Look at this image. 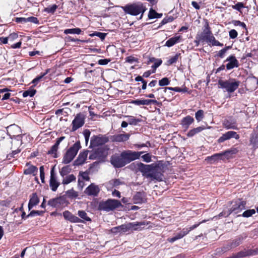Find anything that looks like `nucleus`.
Returning <instances> with one entry per match:
<instances>
[{
	"label": "nucleus",
	"mask_w": 258,
	"mask_h": 258,
	"mask_svg": "<svg viewBox=\"0 0 258 258\" xmlns=\"http://www.w3.org/2000/svg\"><path fill=\"white\" fill-rule=\"evenodd\" d=\"M89 152V151H85L80 153L77 160L75 161V165H79L83 164L86 160Z\"/></svg>",
	"instance_id": "bb28decb"
},
{
	"label": "nucleus",
	"mask_w": 258,
	"mask_h": 258,
	"mask_svg": "<svg viewBox=\"0 0 258 258\" xmlns=\"http://www.w3.org/2000/svg\"><path fill=\"white\" fill-rule=\"evenodd\" d=\"M110 232L114 235L121 234L128 232L127 224H122L120 226L113 227L110 230Z\"/></svg>",
	"instance_id": "4be33fe9"
},
{
	"label": "nucleus",
	"mask_w": 258,
	"mask_h": 258,
	"mask_svg": "<svg viewBox=\"0 0 258 258\" xmlns=\"http://www.w3.org/2000/svg\"><path fill=\"white\" fill-rule=\"evenodd\" d=\"M89 153H90L89 156V159L103 160L106 157L108 154V150L104 147H100L93 152L89 151Z\"/></svg>",
	"instance_id": "6e6552de"
},
{
	"label": "nucleus",
	"mask_w": 258,
	"mask_h": 258,
	"mask_svg": "<svg viewBox=\"0 0 258 258\" xmlns=\"http://www.w3.org/2000/svg\"><path fill=\"white\" fill-rule=\"evenodd\" d=\"M229 153L228 151H225L224 152L220 153H216L213 155L211 156H208L206 158V160L209 162L210 164H213L218 162L219 160H222L223 156L226 153Z\"/></svg>",
	"instance_id": "a211bd4d"
},
{
	"label": "nucleus",
	"mask_w": 258,
	"mask_h": 258,
	"mask_svg": "<svg viewBox=\"0 0 258 258\" xmlns=\"http://www.w3.org/2000/svg\"><path fill=\"white\" fill-rule=\"evenodd\" d=\"M204 129V127L202 126H199L196 128H194L190 130L187 133V136L188 137H192L195 135L200 133Z\"/></svg>",
	"instance_id": "f704fd0d"
},
{
	"label": "nucleus",
	"mask_w": 258,
	"mask_h": 258,
	"mask_svg": "<svg viewBox=\"0 0 258 258\" xmlns=\"http://www.w3.org/2000/svg\"><path fill=\"white\" fill-rule=\"evenodd\" d=\"M180 53H176L174 56L171 57L167 61L169 65L172 64L178 60L179 57L180 56Z\"/></svg>",
	"instance_id": "49530a36"
},
{
	"label": "nucleus",
	"mask_w": 258,
	"mask_h": 258,
	"mask_svg": "<svg viewBox=\"0 0 258 258\" xmlns=\"http://www.w3.org/2000/svg\"><path fill=\"white\" fill-rule=\"evenodd\" d=\"M49 184L52 191H56L60 182L57 180V178H50Z\"/></svg>",
	"instance_id": "72a5a7b5"
},
{
	"label": "nucleus",
	"mask_w": 258,
	"mask_h": 258,
	"mask_svg": "<svg viewBox=\"0 0 258 258\" xmlns=\"http://www.w3.org/2000/svg\"><path fill=\"white\" fill-rule=\"evenodd\" d=\"M44 213L43 211H32L27 216V217H33L35 216V215H40Z\"/></svg>",
	"instance_id": "bf43d9fd"
},
{
	"label": "nucleus",
	"mask_w": 258,
	"mask_h": 258,
	"mask_svg": "<svg viewBox=\"0 0 258 258\" xmlns=\"http://www.w3.org/2000/svg\"><path fill=\"white\" fill-rule=\"evenodd\" d=\"M125 59H126V61L128 63H132L135 62H138V59L137 58L135 57L134 56H129L127 57Z\"/></svg>",
	"instance_id": "4d7b16f0"
},
{
	"label": "nucleus",
	"mask_w": 258,
	"mask_h": 258,
	"mask_svg": "<svg viewBox=\"0 0 258 258\" xmlns=\"http://www.w3.org/2000/svg\"><path fill=\"white\" fill-rule=\"evenodd\" d=\"M229 34L231 39H235L237 37L238 33L235 30L232 29L229 31Z\"/></svg>",
	"instance_id": "13d9d810"
},
{
	"label": "nucleus",
	"mask_w": 258,
	"mask_h": 258,
	"mask_svg": "<svg viewBox=\"0 0 258 258\" xmlns=\"http://www.w3.org/2000/svg\"><path fill=\"white\" fill-rule=\"evenodd\" d=\"M27 167L24 170V173L25 174L29 175V176H36L38 173V168L34 166V165H30L29 164L27 163L26 164Z\"/></svg>",
	"instance_id": "393cba45"
},
{
	"label": "nucleus",
	"mask_w": 258,
	"mask_h": 258,
	"mask_svg": "<svg viewBox=\"0 0 258 258\" xmlns=\"http://www.w3.org/2000/svg\"><path fill=\"white\" fill-rule=\"evenodd\" d=\"M231 207L229 210V212L226 216L231 213L238 214L241 212L243 210L245 209L246 203L240 200H237L231 203Z\"/></svg>",
	"instance_id": "1a4fd4ad"
},
{
	"label": "nucleus",
	"mask_w": 258,
	"mask_h": 258,
	"mask_svg": "<svg viewBox=\"0 0 258 258\" xmlns=\"http://www.w3.org/2000/svg\"><path fill=\"white\" fill-rule=\"evenodd\" d=\"M71 168L70 166H66L61 168L60 171L61 176L62 177L67 175L71 171Z\"/></svg>",
	"instance_id": "ea45409f"
},
{
	"label": "nucleus",
	"mask_w": 258,
	"mask_h": 258,
	"mask_svg": "<svg viewBox=\"0 0 258 258\" xmlns=\"http://www.w3.org/2000/svg\"><path fill=\"white\" fill-rule=\"evenodd\" d=\"M130 137L128 134H117L111 136V139L113 142H121L127 141Z\"/></svg>",
	"instance_id": "412c9836"
},
{
	"label": "nucleus",
	"mask_w": 258,
	"mask_h": 258,
	"mask_svg": "<svg viewBox=\"0 0 258 258\" xmlns=\"http://www.w3.org/2000/svg\"><path fill=\"white\" fill-rule=\"evenodd\" d=\"M108 141V138L105 135L93 136L91 138L90 147H94L101 146L107 143Z\"/></svg>",
	"instance_id": "9d476101"
},
{
	"label": "nucleus",
	"mask_w": 258,
	"mask_h": 258,
	"mask_svg": "<svg viewBox=\"0 0 258 258\" xmlns=\"http://www.w3.org/2000/svg\"><path fill=\"white\" fill-rule=\"evenodd\" d=\"M128 231H140L142 230L145 226L148 224L146 222H130L126 224Z\"/></svg>",
	"instance_id": "dca6fc26"
},
{
	"label": "nucleus",
	"mask_w": 258,
	"mask_h": 258,
	"mask_svg": "<svg viewBox=\"0 0 258 258\" xmlns=\"http://www.w3.org/2000/svg\"><path fill=\"white\" fill-rule=\"evenodd\" d=\"M18 37V35L17 34L13 33L9 35L8 36L9 40L10 41H13L15 39H17Z\"/></svg>",
	"instance_id": "338daca9"
},
{
	"label": "nucleus",
	"mask_w": 258,
	"mask_h": 258,
	"mask_svg": "<svg viewBox=\"0 0 258 258\" xmlns=\"http://www.w3.org/2000/svg\"><path fill=\"white\" fill-rule=\"evenodd\" d=\"M231 47L230 46H226L225 48L222 49L219 51L217 54V56L223 58L226 51L231 49Z\"/></svg>",
	"instance_id": "37998d69"
},
{
	"label": "nucleus",
	"mask_w": 258,
	"mask_h": 258,
	"mask_svg": "<svg viewBox=\"0 0 258 258\" xmlns=\"http://www.w3.org/2000/svg\"><path fill=\"white\" fill-rule=\"evenodd\" d=\"M107 35V33L100 32H94L89 35L91 37L97 36L100 38L101 40H103Z\"/></svg>",
	"instance_id": "58836bf2"
},
{
	"label": "nucleus",
	"mask_w": 258,
	"mask_h": 258,
	"mask_svg": "<svg viewBox=\"0 0 258 258\" xmlns=\"http://www.w3.org/2000/svg\"><path fill=\"white\" fill-rule=\"evenodd\" d=\"M27 22H31L37 24H39V20L36 17L32 16L27 18Z\"/></svg>",
	"instance_id": "680f3d73"
},
{
	"label": "nucleus",
	"mask_w": 258,
	"mask_h": 258,
	"mask_svg": "<svg viewBox=\"0 0 258 258\" xmlns=\"http://www.w3.org/2000/svg\"><path fill=\"white\" fill-rule=\"evenodd\" d=\"M39 202V198L36 193L31 196L28 204L29 210L31 209L34 206L37 205Z\"/></svg>",
	"instance_id": "c756f323"
},
{
	"label": "nucleus",
	"mask_w": 258,
	"mask_h": 258,
	"mask_svg": "<svg viewBox=\"0 0 258 258\" xmlns=\"http://www.w3.org/2000/svg\"><path fill=\"white\" fill-rule=\"evenodd\" d=\"M110 61V60L109 59H101L98 60V63L100 65H106L108 64Z\"/></svg>",
	"instance_id": "69168bd1"
},
{
	"label": "nucleus",
	"mask_w": 258,
	"mask_h": 258,
	"mask_svg": "<svg viewBox=\"0 0 258 258\" xmlns=\"http://www.w3.org/2000/svg\"><path fill=\"white\" fill-rule=\"evenodd\" d=\"M66 196L71 199L76 198L78 197V192L74 189L69 190L66 192Z\"/></svg>",
	"instance_id": "a18cd8bd"
},
{
	"label": "nucleus",
	"mask_w": 258,
	"mask_h": 258,
	"mask_svg": "<svg viewBox=\"0 0 258 258\" xmlns=\"http://www.w3.org/2000/svg\"><path fill=\"white\" fill-rule=\"evenodd\" d=\"M124 12L132 16L140 15V19H142L144 13L147 10L146 6L141 2L128 4L121 7Z\"/></svg>",
	"instance_id": "20e7f679"
},
{
	"label": "nucleus",
	"mask_w": 258,
	"mask_h": 258,
	"mask_svg": "<svg viewBox=\"0 0 258 258\" xmlns=\"http://www.w3.org/2000/svg\"><path fill=\"white\" fill-rule=\"evenodd\" d=\"M240 84L239 81L235 79H231L228 80H219L218 85L222 89H225L229 93L234 92L239 87Z\"/></svg>",
	"instance_id": "39448f33"
},
{
	"label": "nucleus",
	"mask_w": 258,
	"mask_h": 258,
	"mask_svg": "<svg viewBox=\"0 0 258 258\" xmlns=\"http://www.w3.org/2000/svg\"><path fill=\"white\" fill-rule=\"evenodd\" d=\"M43 77L42 76V75L40 74V76L36 77L34 79H33L32 83L34 84L35 85H36Z\"/></svg>",
	"instance_id": "774afa93"
},
{
	"label": "nucleus",
	"mask_w": 258,
	"mask_h": 258,
	"mask_svg": "<svg viewBox=\"0 0 258 258\" xmlns=\"http://www.w3.org/2000/svg\"><path fill=\"white\" fill-rule=\"evenodd\" d=\"M243 240V237L242 236H239L237 237L236 239L234 240L233 242L231 243L230 245V248L235 247L239 245L241 243L242 240Z\"/></svg>",
	"instance_id": "79ce46f5"
},
{
	"label": "nucleus",
	"mask_w": 258,
	"mask_h": 258,
	"mask_svg": "<svg viewBox=\"0 0 258 258\" xmlns=\"http://www.w3.org/2000/svg\"><path fill=\"white\" fill-rule=\"evenodd\" d=\"M156 15L157 12L153 9H150L148 14V18L150 19L156 18Z\"/></svg>",
	"instance_id": "864d4df0"
},
{
	"label": "nucleus",
	"mask_w": 258,
	"mask_h": 258,
	"mask_svg": "<svg viewBox=\"0 0 258 258\" xmlns=\"http://www.w3.org/2000/svg\"><path fill=\"white\" fill-rule=\"evenodd\" d=\"M69 204L66 198L63 196H60L56 198L51 199L49 200L48 205L54 208H60L64 207Z\"/></svg>",
	"instance_id": "9b49d317"
},
{
	"label": "nucleus",
	"mask_w": 258,
	"mask_h": 258,
	"mask_svg": "<svg viewBox=\"0 0 258 258\" xmlns=\"http://www.w3.org/2000/svg\"><path fill=\"white\" fill-rule=\"evenodd\" d=\"M162 62V60L161 59H159L157 60L155 62H154V64L152 66V68L153 69V71H156V70L157 68H158Z\"/></svg>",
	"instance_id": "5fc2aeb1"
},
{
	"label": "nucleus",
	"mask_w": 258,
	"mask_h": 258,
	"mask_svg": "<svg viewBox=\"0 0 258 258\" xmlns=\"http://www.w3.org/2000/svg\"><path fill=\"white\" fill-rule=\"evenodd\" d=\"M85 119L83 114L81 113L77 114L72 122V131L75 132L82 127L84 124Z\"/></svg>",
	"instance_id": "f8f14e48"
},
{
	"label": "nucleus",
	"mask_w": 258,
	"mask_h": 258,
	"mask_svg": "<svg viewBox=\"0 0 258 258\" xmlns=\"http://www.w3.org/2000/svg\"><path fill=\"white\" fill-rule=\"evenodd\" d=\"M90 134V132L89 131V130H86L84 132V136L86 143H87L89 141Z\"/></svg>",
	"instance_id": "0e129e2a"
},
{
	"label": "nucleus",
	"mask_w": 258,
	"mask_h": 258,
	"mask_svg": "<svg viewBox=\"0 0 258 258\" xmlns=\"http://www.w3.org/2000/svg\"><path fill=\"white\" fill-rule=\"evenodd\" d=\"M125 117L128 118L127 121L130 125H136L142 121L141 118H137L133 116L126 115Z\"/></svg>",
	"instance_id": "473e14b6"
},
{
	"label": "nucleus",
	"mask_w": 258,
	"mask_h": 258,
	"mask_svg": "<svg viewBox=\"0 0 258 258\" xmlns=\"http://www.w3.org/2000/svg\"><path fill=\"white\" fill-rule=\"evenodd\" d=\"M132 103L136 105H149L151 104H158V101L156 100L153 99H137L135 100H133Z\"/></svg>",
	"instance_id": "6ab92c4d"
},
{
	"label": "nucleus",
	"mask_w": 258,
	"mask_h": 258,
	"mask_svg": "<svg viewBox=\"0 0 258 258\" xmlns=\"http://www.w3.org/2000/svg\"><path fill=\"white\" fill-rule=\"evenodd\" d=\"M174 18L172 16H168L164 18L160 24L159 27L164 25L168 23L171 22L173 21Z\"/></svg>",
	"instance_id": "8fccbe9b"
},
{
	"label": "nucleus",
	"mask_w": 258,
	"mask_h": 258,
	"mask_svg": "<svg viewBox=\"0 0 258 258\" xmlns=\"http://www.w3.org/2000/svg\"><path fill=\"white\" fill-rule=\"evenodd\" d=\"M7 132L10 136L16 137L18 138V140L21 138V129L16 124H14L8 126Z\"/></svg>",
	"instance_id": "2eb2a0df"
},
{
	"label": "nucleus",
	"mask_w": 258,
	"mask_h": 258,
	"mask_svg": "<svg viewBox=\"0 0 258 258\" xmlns=\"http://www.w3.org/2000/svg\"><path fill=\"white\" fill-rule=\"evenodd\" d=\"M121 205V203L118 200L108 199L106 201H102L99 203L98 210L109 212L114 210Z\"/></svg>",
	"instance_id": "423d86ee"
},
{
	"label": "nucleus",
	"mask_w": 258,
	"mask_h": 258,
	"mask_svg": "<svg viewBox=\"0 0 258 258\" xmlns=\"http://www.w3.org/2000/svg\"><path fill=\"white\" fill-rule=\"evenodd\" d=\"M200 223L197 224H195L192 226L190 227L189 228H184L181 231H180L178 233H177L175 236L168 238V241L170 242H173L175 241L181 239L185 235L187 234L190 231L194 230L199 225Z\"/></svg>",
	"instance_id": "ddd939ff"
},
{
	"label": "nucleus",
	"mask_w": 258,
	"mask_h": 258,
	"mask_svg": "<svg viewBox=\"0 0 258 258\" xmlns=\"http://www.w3.org/2000/svg\"><path fill=\"white\" fill-rule=\"evenodd\" d=\"M65 138L64 137H61L58 138L55 144L52 146L50 150L48 151V154H51L54 158L57 157L56 152L60 143Z\"/></svg>",
	"instance_id": "5701e85b"
},
{
	"label": "nucleus",
	"mask_w": 258,
	"mask_h": 258,
	"mask_svg": "<svg viewBox=\"0 0 258 258\" xmlns=\"http://www.w3.org/2000/svg\"><path fill=\"white\" fill-rule=\"evenodd\" d=\"M250 142L254 145H258V134H254L250 138Z\"/></svg>",
	"instance_id": "603ef678"
},
{
	"label": "nucleus",
	"mask_w": 258,
	"mask_h": 258,
	"mask_svg": "<svg viewBox=\"0 0 258 258\" xmlns=\"http://www.w3.org/2000/svg\"><path fill=\"white\" fill-rule=\"evenodd\" d=\"M132 169H134L137 172H141L143 176L146 175L149 177H154L151 174L158 172L161 175V171L163 166L161 163H153L150 165H145L141 162L133 163L130 165Z\"/></svg>",
	"instance_id": "f03ea898"
},
{
	"label": "nucleus",
	"mask_w": 258,
	"mask_h": 258,
	"mask_svg": "<svg viewBox=\"0 0 258 258\" xmlns=\"http://www.w3.org/2000/svg\"><path fill=\"white\" fill-rule=\"evenodd\" d=\"M98 164V162H95L90 166L89 168L87 170H86L84 173L88 175L89 174H91L93 173L96 172L99 168Z\"/></svg>",
	"instance_id": "2f4dec72"
},
{
	"label": "nucleus",
	"mask_w": 258,
	"mask_h": 258,
	"mask_svg": "<svg viewBox=\"0 0 258 258\" xmlns=\"http://www.w3.org/2000/svg\"><path fill=\"white\" fill-rule=\"evenodd\" d=\"M63 216L65 219L74 223H80L82 221L78 217L72 214L69 211H65L63 212Z\"/></svg>",
	"instance_id": "aec40b11"
},
{
	"label": "nucleus",
	"mask_w": 258,
	"mask_h": 258,
	"mask_svg": "<svg viewBox=\"0 0 258 258\" xmlns=\"http://www.w3.org/2000/svg\"><path fill=\"white\" fill-rule=\"evenodd\" d=\"M78 215L82 219L85 220V221H91V219L87 216V213L84 211H79Z\"/></svg>",
	"instance_id": "09e8293b"
},
{
	"label": "nucleus",
	"mask_w": 258,
	"mask_h": 258,
	"mask_svg": "<svg viewBox=\"0 0 258 258\" xmlns=\"http://www.w3.org/2000/svg\"><path fill=\"white\" fill-rule=\"evenodd\" d=\"M163 89H164V91L165 92H166L167 90H172V91H174L178 92H183V93L187 92V90H188V89L185 86L182 88H180L178 87H174V88H173V87H165V88H163Z\"/></svg>",
	"instance_id": "c9c22d12"
},
{
	"label": "nucleus",
	"mask_w": 258,
	"mask_h": 258,
	"mask_svg": "<svg viewBox=\"0 0 258 258\" xmlns=\"http://www.w3.org/2000/svg\"><path fill=\"white\" fill-rule=\"evenodd\" d=\"M195 117L198 122L201 121L204 117V112L203 110H199L195 114Z\"/></svg>",
	"instance_id": "c03bdc74"
},
{
	"label": "nucleus",
	"mask_w": 258,
	"mask_h": 258,
	"mask_svg": "<svg viewBox=\"0 0 258 258\" xmlns=\"http://www.w3.org/2000/svg\"><path fill=\"white\" fill-rule=\"evenodd\" d=\"M170 84V81L168 78L165 77L159 81V85L160 86L168 85Z\"/></svg>",
	"instance_id": "3c124183"
},
{
	"label": "nucleus",
	"mask_w": 258,
	"mask_h": 258,
	"mask_svg": "<svg viewBox=\"0 0 258 258\" xmlns=\"http://www.w3.org/2000/svg\"><path fill=\"white\" fill-rule=\"evenodd\" d=\"M196 39H198V42H206L208 44H211L213 46H222L223 44L216 40L213 36L208 20H206L205 25L203 28V31L198 33Z\"/></svg>",
	"instance_id": "7ed1b4c3"
},
{
	"label": "nucleus",
	"mask_w": 258,
	"mask_h": 258,
	"mask_svg": "<svg viewBox=\"0 0 258 258\" xmlns=\"http://www.w3.org/2000/svg\"><path fill=\"white\" fill-rule=\"evenodd\" d=\"M239 135L236 132L230 131L223 134L222 136L217 140V142L218 143H222L232 138H234L236 140H238L239 139Z\"/></svg>",
	"instance_id": "4468645a"
},
{
	"label": "nucleus",
	"mask_w": 258,
	"mask_h": 258,
	"mask_svg": "<svg viewBox=\"0 0 258 258\" xmlns=\"http://www.w3.org/2000/svg\"><path fill=\"white\" fill-rule=\"evenodd\" d=\"M15 22L18 23L25 24L27 23V18L17 17L15 18Z\"/></svg>",
	"instance_id": "052dcab7"
},
{
	"label": "nucleus",
	"mask_w": 258,
	"mask_h": 258,
	"mask_svg": "<svg viewBox=\"0 0 258 258\" xmlns=\"http://www.w3.org/2000/svg\"><path fill=\"white\" fill-rule=\"evenodd\" d=\"M36 92V91L34 89L27 90L23 92V96L24 97L28 96L33 97L35 94Z\"/></svg>",
	"instance_id": "de8ad7c7"
},
{
	"label": "nucleus",
	"mask_w": 258,
	"mask_h": 258,
	"mask_svg": "<svg viewBox=\"0 0 258 258\" xmlns=\"http://www.w3.org/2000/svg\"><path fill=\"white\" fill-rule=\"evenodd\" d=\"M255 213V211L254 209H249L245 211L242 215H239L238 216H242L243 217L248 218L251 217L252 215Z\"/></svg>",
	"instance_id": "4c0bfd02"
},
{
	"label": "nucleus",
	"mask_w": 258,
	"mask_h": 258,
	"mask_svg": "<svg viewBox=\"0 0 258 258\" xmlns=\"http://www.w3.org/2000/svg\"><path fill=\"white\" fill-rule=\"evenodd\" d=\"M224 61L228 62L226 65V68L227 70L233 69L234 68H238L239 66L238 61L234 55H231L228 56Z\"/></svg>",
	"instance_id": "f3484780"
},
{
	"label": "nucleus",
	"mask_w": 258,
	"mask_h": 258,
	"mask_svg": "<svg viewBox=\"0 0 258 258\" xmlns=\"http://www.w3.org/2000/svg\"><path fill=\"white\" fill-rule=\"evenodd\" d=\"M58 6L56 5H53L52 6H50L47 8H45L44 10V11L47 13L53 14L56 10L57 9Z\"/></svg>",
	"instance_id": "a19ab883"
},
{
	"label": "nucleus",
	"mask_w": 258,
	"mask_h": 258,
	"mask_svg": "<svg viewBox=\"0 0 258 258\" xmlns=\"http://www.w3.org/2000/svg\"><path fill=\"white\" fill-rule=\"evenodd\" d=\"M194 122V118L190 115L183 117L181 121V124L185 129H187L189 125Z\"/></svg>",
	"instance_id": "a878e982"
},
{
	"label": "nucleus",
	"mask_w": 258,
	"mask_h": 258,
	"mask_svg": "<svg viewBox=\"0 0 258 258\" xmlns=\"http://www.w3.org/2000/svg\"><path fill=\"white\" fill-rule=\"evenodd\" d=\"M99 191L98 186L91 184L86 190V192L89 195L96 196Z\"/></svg>",
	"instance_id": "c85d7f7f"
},
{
	"label": "nucleus",
	"mask_w": 258,
	"mask_h": 258,
	"mask_svg": "<svg viewBox=\"0 0 258 258\" xmlns=\"http://www.w3.org/2000/svg\"><path fill=\"white\" fill-rule=\"evenodd\" d=\"M144 152L133 151L127 150L120 154H115L110 158L111 164L115 168H121L133 161L138 159Z\"/></svg>",
	"instance_id": "f257e3e1"
},
{
	"label": "nucleus",
	"mask_w": 258,
	"mask_h": 258,
	"mask_svg": "<svg viewBox=\"0 0 258 258\" xmlns=\"http://www.w3.org/2000/svg\"><path fill=\"white\" fill-rule=\"evenodd\" d=\"M181 39V36L180 35L171 37L166 42L165 45L168 47H170L178 43Z\"/></svg>",
	"instance_id": "cd10ccee"
},
{
	"label": "nucleus",
	"mask_w": 258,
	"mask_h": 258,
	"mask_svg": "<svg viewBox=\"0 0 258 258\" xmlns=\"http://www.w3.org/2000/svg\"><path fill=\"white\" fill-rule=\"evenodd\" d=\"M133 201L135 204H141L146 201V196L145 192H138L133 197Z\"/></svg>",
	"instance_id": "b1692460"
},
{
	"label": "nucleus",
	"mask_w": 258,
	"mask_h": 258,
	"mask_svg": "<svg viewBox=\"0 0 258 258\" xmlns=\"http://www.w3.org/2000/svg\"><path fill=\"white\" fill-rule=\"evenodd\" d=\"M142 158L145 162L147 163L151 161V156L149 153L143 155Z\"/></svg>",
	"instance_id": "e2e57ef3"
},
{
	"label": "nucleus",
	"mask_w": 258,
	"mask_h": 258,
	"mask_svg": "<svg viewBox=\"0 0 258 258\" xmlns=\"http://www.w3.org/2000/svg\"><path fill=\"white\" fill-rule=\"evenodd\" d=\"M223 125L224 127L227 130H238L237 125L236 121H231L228 120H224L223 123Z\"/></svg>",
	"instance_id": "7c9ffc66"
},
{
	"label": "nucleus",
	"mask_w": 258,
	"mask_h": 258,
	"mask_svg": "<svg viewBox=\"0 0 258 258\" xmlns=\"http://www.w3.org/2000/svg\"><path fill=\"white\" fill-rule=\"evenodd\" d=\"M80 148L81 145L80 142H76L73 146L69 149L64 154L62 162L64 164H68L71 162L77 155Z\"/></svg>",
	"instance_id": "0eeeda50"
},
{
	"label": "nucleus",
	"mask_w": 258,
	"mask_h": 258,
	"mask_svg": "<svg viewBox=\"0 0 258 258\" xmlns=\"http://www.w3.org/2000/svg\"><path fill=\"white\" fill-rule=\"evenodd\" d=\"M81 32H82V30L81 29H80L79 28H76L66 29L64 31V33L66 34H81Z\"/></svg>",
	"instance_id": "e433bc0d"
},
{
	"label": "nucleus",
	"mask_w": 258,
	"mask_h": 258,
	"mask_svg": "<svg viewBox=\"0 0 258 258\" xmlns=\"http://www.w3.org/2000/svg\"><path fill=\"white\" fill-rule=\"evenodd\" d=\"M244 7V5L242 3H237L236 5L232 6V8L240 12L241 9Z\"/></svg>",
	"instance_id": "6e6d98bb"
}]
</instances>
